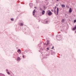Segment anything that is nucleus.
<instances>
[{"label":"nucleus","mask_w":76,"mask_h":76,"mask_svg":"<svg viewBox=\"0 0 76 76\" xmlns=\"http://www.w3.org/2000/svg\"><path fill=\"white\" fill-rule=\"evenodd\" d=\"M56 37H57L56 38L58 40H60V39H61V38H62V37H61V36L60 35L59 36L56 35Z\"/></svg>","instance_id":"obj_1"},{"label":"nucleus","mask_w":76,"mask_h":76,"mask_svg":"<svg viewBox=\"0 0 76 76\" xmlns=\"http://www.w3.org/2000/svg\"><path fill=\"white\" fill-rule=\"evenodd\" d=\"M47 12H49L48 13V15L49 16H51V15H52L53 13L50 11V10H48Z\"/></svg>","instance_id":"obj_2"},{"label":"nucleus","mask_w":76,"mask_h":76,"mask_svg":"<svg viewBox=\"0 0 76 76\" xmlns=\"http://www.w3.org/2000/svg\"><path fill=\"white\" fill-rule=\"evenodd\" d=\"M36 12V11H35V10H34L33 12V16L35 15V13Z\"/></svg>","instance_id":"obj_3"},{"label":"nucleus","mask_w":76,"mask_h":76,"mask_svg":"<svg viewBox=\"0 0 76 76\" xmlns=\"http://www.w3.org/2000/svg\"><path fill=\"white\" fill-rule=\"evenodd\" d=\"M17 52L18 53L20 52V53H19V54H21V50H20V49H18L17 51Z\"/></svg>","instance_id":"obj_4"},{"label":"nucleus","mask_w":76,"mask_h":76,"mask_svg":"<svg viewBox=\"0 0 76 76\" xmlns=\"http://www.w3.org/2000/svg\"><path fill=\"white\" fill-rule=\"evenodd\" d=\"M72 12V8H70L69 10V13H71Z\"/></svg>","instance_id":"obj_5"},{"label":"nucleus","mask_w":76,"mask_h":76,"mask_svg":"<svg viewBox=\"0 0 76 76\" xmlns=\"http://www.w3.org/2000/svg\"><path fill=\"white\" fill-rule=\"evenodd\" d=\"M76 29V26L75 25V27L72 28V30L73 31H75Z\"/></svg>","instance_id":"obj_6"},{"label":"nucleus","mask_w":76,"mask_h":76,"mask_svg":"<svg viewBox=\"0 0 76 76\" xmlns=\"http://www.w3.org/2000/svg\"><path fill=\"white\" fill-rule=\"evenodd\" d=\"M64 21H65V19H64L62 20L61 22H62V23H63Z\"/></svg>","instance_id":"obj_7"},{"label":"nucleus","mask_w":76,"mask_h":76,"mask_svg":"<svg viewBox=\"0 0 76 76\" xmlns=\"http://www.w3.org/2000/svg\"><path fill=\"white\" fill-rule=\"evenodd\" d=\"M42 15H44V14L45 13V11L43 10L42 11Z\"/></svg>","instance_id":"obj_8"},{"label":"nucleus","mask_w":76,"mask_h":76,"mask_svg":"<svg viewBox=\"0 0 76 76\" xmlns=\"http://www.w3.org/2000/svg\"><path fill=\"white\" fill-rule=\"evenodd\" d=\"M58 8H57V15H58Z\"/></svg>","instance_id":"obj_9"},{"label":"nucleus","mask_w":76,"mask_h":76,"mask_svg":"<svg viewBox=\"0 0 76 76\" xmlns=\"http://www.w3.org/2000/svg\"><path fill=\"white\" fill-rule=\"evenodd\" d=\"M20 57H18L17 58V60L20 61Z\"/></svg>","instance_id":"obj_10"},{"label":"nucleus","mask_w":76,"mask_h":76,"mask_svg":"<svg viewBox=\"0 0 76 76\" xmlns=\"http://www.w3.org/2000/svg\"><path fill=\"white\" fill-rule=\"evenodd\" d=\"M29 5H30V6H31V7L32 6H33V4L32 3H30L29 4Z\"/></svg>","instance_id":"obj_11"},{"label":"nucleus","mask_w":76,"mask_h":76,"mask_svg":"<svg viewBox=\"0 0 76 76\" xmlns=\"http://www.w3.org/2000/svg\"><path fill=\"white\" fill-rule=\"evenodd\" d=\"M54 13L55 14V15H57V14L56 13V10L55 9H54Z\"/></svg>","instance_id":"obj_12"},{"label":"nucleus","mask_w":76,"mask_h":76,"mask_svg":"<svg viewBox=\"0 0 76 76\" xmlns=\"http://www.w3.org/2000/svg\"><path fill=\"white\" fill-rule=\"evenodd\" d=\"M62 7H65V5L63 4L61 6Z\"/></svg>","instance_id":"obj_13"},{"label":"nucleus","mask_w":76,"mask_h":76,"mask_svg":"<svg viewBox=\"0 0 76 76\" xmlns=\"http://www.w3.org/2000/svg\"><path fill=\"white\" fill-rule=\"evenodd\" d=\"M20 26H23V24L22 23H20Z\"/></svg>","instance_id":"obj_14"},{"label":"nucleus","mask_w":76,"mask_h":76,"mask_svg":"<svg viewBox=\"0 0 76 76\" xmlns=\"http://www.w3.org/2000/svg\"><path fill=\"white\" fill-rule=\"evenodd\" d=\"M11 21H14V19L13 18H11Z\"/></svg>","instance_id":"obj_15"},{"label":"nucleus","mask_w":76,"mask_h":76,"mask_svg":"<svg viewBox=\"0 0 76 76\" xmlns=\"http://www.w3.org/2000/svg\"><path fill=\"white\" fill-rule=\"evenodd\" d=\"M48 44H49V43L47 42V44L46 45V46H47V45H48Z\"/></svg>","instance_id":"obj_16"},{"label":"nucleus","mask_w":76,"mask_h":76,"mask_svg":"<svg viewBox=\"0 0 76 76\" xmlns=\"http://www.w3.org/2000/svg\"><path fill=\"white\" fill-rule=\"evenodd\" d=\"M74 23H76V20H74Z\"/></svg>","instance_id":"obj_17"},{"label":"nucleus","mask_w":76,"mask_h":76,"mask_svg":"<svg viewBox=\"0 0 76 76\" xmlns=\"http://www.w3.org/2000/svg\"><path fill=\"white\" fill-rule=\"evenodd\" d=\"M54 46H53L52 47V48H51V49H54Z\"/></svg>","instance_id":"obj_18"},{"label":"nucleus","mask_w":76,"mask_h":76,"mask_svg":"<svg viewBox=\"0 0 76 76\" xmlns=\"http://www.w3.org/2000/svg\"><path fill=\"white\" fill-rule=\"evenodd\" d=\"M7 73L8 74V75H10V72H7Z\"/></svg>","instance_id":"obj_19"},{"label":"nucleus","mask_w":76,"mask_h":76,"mask_svg":"<svg viewBox=\"0 0 76 76\" xmlns=\"http://www.w3.org/2000/svg\"><path fill=\"white\" fill-rule=\"evenodd\" d=\"M47 50H49V48H47Z\"/></svg>","instance_id":"obj_20"},{"label":"nucleus","mask_w":76,"mask_h":76,"mask_svg":"<svg viewBox=\"0 0 76 76\" xmlns=\"http://www.w3.org/2000/svg\"><path fill=\"white\" fill-rule=\"evenodd\" d=\"M51 12H53V10H51Z\"/></svg>","instance_id":"obj_21"},{"label":"nucleus","mask_w":76,"mask_h":76,"mask_svg":"<svg viewBox=\"0 0 76 76\" xmlns=\"http://www.w3.org/2000/svg\"><path fill=\"white\" fill-rule=\"evenodd\" d=\"M56 8H57V7L55 6V9H56Z\"/></svg>","instance_id":"obj_22"},{"label":"nucleus","mask_w":76,"mask_h":76,"mask_svg":"<svg viewBox=\"0 0 76 76\" xmlns=\"http://www.w3.org/2000/svg\"><path fill=\"white\" fill-rule=\"evenodd\" d=\"M56 6H58V4H56Z\"/></svg>","instance_id":"obj_23"},{"label":"nucleus","mask_w":76,"mask_h":76,"mask_svg":"<svg viewBox=\"0 0 76 76\" xmlns=\"http://www.w3.org/2000/svg\"><path fill=\"white\" fill-rule=\"evenodd\" d=\"M46 23H48V20H47L46 21Z\"/></svg>","instance_id":"obj_24"},{"label":"nucleus","mask_w":76,"mask_h":76,"mask_svg":"<svg viewBox=\"0 0 76 76\" xmlns=\"http://www.w3.org/2000/svg\"><path fill=\"white\" fill-rule=\"evenodd\" d=\"M47 42H49V40H48L47 41Z\"/></svg>","instance_id":"obj_25"},{"label":"nucleus","mask_w":76,"mask_h":76,"mask_svg":"<svg viewBox=\"0 0 76 76\" xmlns=\"http://www.w3.org/2000/svg\"><path fill=\"white\" fill-rule=\"evenodd\" d=\"M44 45H46V43H45Z\"/></svg>","instance_id":"obj_26"},{"label":"nucleus","mask_w":76,"mask_h":76,"mask_svg":"<svg viewBox=\"0 0 76 76\" xmlns=\"http://www.w3.org/2000/svg\"><path fill=\"white\" fill-rule=\"evenodd\" d=\"M23 58H24V55H23Z\"/></svg>","instance_id":"obj_27"},{"label":"nucleus","mask_w":76,"mask_h":76,"mask_svg":"<svg viewBox=\"0 0 76 76\" xmlns=\"http://www.w3.org/2000/svg\"><path fill=\"white\" fill-rule=\"evenodd\" d=\"M6 71H8V70L7 69H6Z\"/></svg>","instance_id":"obj_28"},{"label":"nucleus","mask_w":76,"mask_h":76,"mask_svg":"<svg viewBox=\"0 0 76 76\" xmlns=\"http://www.w3.org/2000/svg\"><path fill=\"white\" fill-rule=\"evenodd\" d=\"M34 8H35V9H36V7H34Z\"/></svg>","instance_id":"obj_29"},{"label":"nucleus","mask_w":76,"mask_h":76,"mask_svg":"<svg viewBox=\"0 0 76 76\" xmlns=\"http://www.w3.org/2000/svg\"><path fill=\"white\" fill-rule=\"evenodd\" d=\"M47 0H45V1H47Z\"/></svg>","instance_id":"obj_30"},{"label":"nucleus","mask_w":76,"mask_h":76,"mask_svg":"<svg viewBox=\"0 0 76 76\" xmlns=\"http://www.w3.org/2000/svg\"><path fill=\"white\" fill-rule=\"evenodd\" d=\"M57 1H58V0H57Z\"/></svg>","instance_id":"obj_31"},{"label":"nucleus","mask_w":76,"mask_h":76,"mask_svg":"<svg viewBox=\"0 0 76 76\" xmlns=\"http://www.w3.org/2000/svg\"><path fill=\"white\" fill-rule=\"evenodd\" d=\"M61 31H62V30H61Z\"/></svg>","instance_id":"obj_32"}]
</instances>
